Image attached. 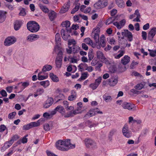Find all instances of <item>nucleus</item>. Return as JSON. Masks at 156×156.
Instances as JSON below:
<instances>
[{
	"mask_svg": "<svg viewBox=\"0 0 156 156\" xmlns=\"http://www.w3.org/2000/svg\"><path fill=\"white\" fill-rule=\"evenodd\" d=\"M27 29L30 32L33 33L38 31L40 28L38 24L35 21H30L27 24Z\"/></svg>",
	"mask_w": 156,
	"mask_h": 156,
	"instance_id": "f257e3e1",
	"label": "nucleus"
},
{
	"mask_svg": "<svg viewBox=\"0 0 156 156\" xmlns=\"http://www.w3.org/2000/svg\"><path fill=\"white\" fill-rule=\"evenodd\" d=\"M122 37L121 38L122 39H124V37H125L127 38L128 40L131 42L133 40V35L131 32H130L128 30H124L122 32Z\"/></svg>",
	"mask_w": 156,
	"mask_h": 156,
	"instance_id": "f03ea898",
	"label": "nucleus"
},
{
	"mask_svg": "<svg viewBox=\"0 0 156 156\" xmlns=\"http://www.w3.org/2000/svg\"><path fill=\"white\" fill-rule=\"evenodd\" d=\"M121 106L123 108L129 110L133 111L136 110L135 105L130 103L124 102L122 103Z\"/></svg>",
	"mask_w": 156,
	"mask_h": 156,
	"instance_id": "7ed1b4c3",
	"label": "nucleus"
},
{
	"mask_svg": "<svg viewBox=\"0 0 156 156\" xmlns=\"http://www.w3.org/2000/svg\"><path fill=\"white\" fill-rule=\"evenodd\" d=\"M16 41V38L14 37H9L7 38L4 42V45L9 46L14 43Z\"/></svg>",
	"mask_w": 156,
	"mask_h": 156,
	"instance_id": "20e7f679",
	"label": "nucleus"
},
{
	"mask_svg": "<svg viewBox=\"0 0 156 156\" xmlns=\"http://www.w3.org/2000/svg\"><path fill=\"white\" fill-rule=\"evenodd\" d=\"M123 135L127 138H129L131 136V133L129 130L128 125L126 124L124 126L122 129Z\"/></svg>",
	"mask_w": 156,
	"mask_h": 156,
	"instance_id": "39448f33",
	"label": "nucleus"
},
{
	"mask_svg": "<svg viewBox=\"0 0 156 156\" xmlns=\"http://www.w3.org/2000/svg\"><path fill=\"white\" fill-rule=\"evenodd\" d=\"M63 143V141L62 140H58L56 142L55 144L56 147L59 150L63 151H68V148L64 147Z\"/></svg>",
	"mask_w": 156,
	"mask_h": 156,
	"instance_id": "423d86ee",
	"label": "nucleus"
},
{
	"mask_svg": "<svg viewBox=\"0 0 156 156\" xmlns=\"http://www.w3.org/2000/svg\"><path fill=\"white\" fill-rule=\"evenodd\" d=\"M63 143L64 147L68 148V150L69 149L74 148L75 147V144H71L69 139H67L66 140L63 141Z\"/></svg>",
	"mask_w": 156,
	"mask_h": 156,
	"instance_id": "0eeeda50",
	"label": "nucleus"
},
{
	"mask_svg": "<svg viewBox=\"0 0 156 156\" xmlns=\"http://www.w3.org/2000/svg\"><path fill=\"white\" fill-rule=\"evenodd\" d=\"M84 141L85 145L87 147H89L90 146L92 147H94L96 146V143L90 139H86Z\"/></svg>",
	"mask_w": 156,
	"mask_h": 156,
	"instance_id": "6e6552de",
	"label": "nucleus"
},
{
	"mask_svg": "<svg viewBox=\"0 0 156 156\" xmlns=\"http://www.w3.org/2000/svg\"><path fill=\"white\" fill-rule=\"evenodd\" d=\"M126 22L125 20L123 19L120 21L119 23L118 22H115L113 23V24L118 29H120L125 25Z\"/></svg>",
	"mask_w": 156,
	"mask_h": 156,
	"instance_id": "1a4fd4ad",
	"label": "nucleus"
},
{
	"mask_svg": "<svg viewBox=\"0 0 156 156\" xmlns=\"http://www.w3.org/2000/svg\"><path fill=\"white\" fill-rule=\"evenodd\" d=\"M70 6V2L68 1L66 3L64 4L60 11V12L61 13H63L67 12L69 9Z\"/></svg>",
	"mask_w": 156,
	"mask_h": 156,
	"instance_id": "9d476101",
	"label": "nucleus"
},
{
	"mask_svg": "<svg viewBox=\"0 0 156 156\" xmlns=\"http://www.w3.org/2000/svg\"><path fill=\"white\" fill-rule=\"evenodd\" d=\"M108 84L110 86L113 87L118 82L117 78H112L108 80Z\"/></svg>",
	"mask_w": 156,
	"mask_h": 156,
	"instance_id": "9b49d317",
	"label": "nucleus"
},
{
	"mask_svg": "<svg viewBox=\"0 0 156 156\" xmlns=\"http://www.w3.org/2000/svg\"><path fill=\"white\" fill-rule=\"evenodd\" d=\"M39 36L38 35L31 34L28 35L27 38V40L30 42H32L38 38Z\"/></svg>",
	"mask_w": 156,
	"mask_h": 156,
	"instance_id": "f8f14e48",
	"label": "nucleus"
},
{
	"mask_svg": "<svg viewBox=\"0 0 156 156\" xmlns=\"http://www.w3.org/2000/svg\"><path fill=\"white\" fill-rule=\"evenodd\" d=\"M70 25V22L69 21H66L63 22L62 23V25L63 27L66 28V30L68 32H71L72 30L71 29H68V28L69 27Z\"/></svg>",
	"mask_w": 156,
	"mask_h": 156,
	"instance_id": "ddd939ff",
	"label": "nucleus"
},
{
	"mask_svg": "<svg viewBox=\"0 0 156 156\" xmlns=\"http://www.w3.org/2000/svg\"><path fill=\"white\" fill-rule=\"evenodd\" d=\"M56 13L53 11H51L48 13V16L50 20L51 21L55 20L56 17Z\"/></svg>",
	"mask_w": 156,
	"mask_h": 156,
	"instance_id": "4468645a",
	"label": "nucleus"
},
{
	"mask_svg": "<svg viewBox=\"0 0 156 156\" xmlns=\"http://www.w3.org/2000/svg\"><path fill=\"white\" fill-rule=\"evenodd\" d=\"M7 12L5 11L0 10V23H3L5 20Z\"/></svg>",
	"mask_w": 156,
	"mask_h": 156,
	"instance_id": "2eb2a0df",
	"label": "nucleus"
},
{
	"mask_svg": "<svg viewBox=\"0 0 156 156\" xmlns=\"http://www.w3.org/2000/svg\"><path fill=\"white\" fill-rule=\"evenodd\" d=\"M130 57L128 55H125L121 59V63L124 65H125L128 64L130 61Z\"/></svg>",
	"mask_w": 156,
	"mask_h": 156,
	"instance_id": "dca6fc26",
	"label": "nucleus"
},
{
	"mask_svg": "<svg viewBox=\"0 0 156 156\" xmlns=\"http://www.w3.org/2000/svg\"><path fill=\"white\" fill-rule=\"evenodd\" d=\"M22 25V22L20 21L16 20L14 23V29L16 30H19Z\"/></svg>",
	"mask_w": 156,
	"mask_h": 156,
	"instance_id": "f3484780",
	"label": "nucleus"
},
{
	"mask_svg": "<svg viewBox=\"0 0 156 156\" xmlns=\"http://www.w3.org/2000/svg\"><path fill=\"white\" fill-rule=\"evenodd\" d=\"M95 115V113L94 112V110L93 109H91L85 115L84 118L87 119Z\"/></svg>",
	"mask_w": 156,
	"mask_h": 156,
	"instance_id": "a211bd4d",
	"label": "nucleus"
},
{
	"mask_svg": "<svg viewBox=\"0 0 156 156\" xmlns=\"http://www.w3.org/2000/svg\"><path fill=\"white\" fill-rule=\"evenodd\" d=\"M76 97V94L74 90H72L71 92V95L68 98V100L70 101H72L75 100Z\"/></svg>",
	"mask_w": 156,
	"mask_h": 156,
	"instance_id": "6ab92c4d",
	"label": "nucleus"
},
{
	"mask_svg": "<svg viewBox=\"0 0 156 156\" xmlns=\"http://www.w3.org/2000/svg\"><path fill=\"white\" fill-rule=\"evenodd\" d=\"M65 30L62 29L61 31V34L63 39L65 40L66 41L70 37L69 34H66L65 33Z\"/></svg>",
	"mask_w": 156,
	"mask_h": 156,
	"instance_id": "aec40b11",
	"label": "nucleus"
},
{
	"mask_svg": "<svg viewBox=\"0 0 156 156\" xmlns=\"http://www.w3.org/2000/svg\"><path fill=\"white\" fill-rule=\"evenodd\" d=\"M43 119H40L38 120L37 122H30L32 128L34 127H37L39 126L40 125V124L41 122L43 121Z\"/></svg>",
	"mask_w": 156,
	"mask_h": 156,
	"instance_id": "412c9836",
	"label": "nucleus"
},
{
	"mask_svg": "<svg viewBox=\"0 0 156 156\" xmlns=\"http://www.w3.org/2000/svg\"><path fill=\"white\" fill-rule=\"evenodd\" d=\"M55 109L57 110V112H58L62 115L64 114L65 113V110L62 106L61 105H58L55 108Z\"/></svg>",
	"mask_w": 156,
	"mask_h": 156,
	"instance_id": "4be33fe9",
	"label": "nucleus"
},
{
	"mask_svg": "<svg viewBox=\"0 0 156 156\" xmlns=\"http://www.w3.org/2000/svg\"><path fill=\"white\" fill-rule=\"evenodd\" d=\"M13 143V141L10 140L9 141L5 143L4 146L2 148H4L5 149H7L10 147Z\"/></svg>",
	"mask_w": 156,
	"mask_h": 156,
	"instance_id": "5701e85b",
	"label": "nucleus"
},
{
	"mask_svg": "<svg viewBox=\"0 0 156 156\" xmlns=\"http://www.w3.org/2000/svg\"><path fill=\"white\" fill-rule=\"evenodd\" d=\"M49 76L53 81L57 82L59 81V79L58 77L56 75L54 74L53 73H50L49 74Z\"/></svg>",
	"mask_w": 156,
	"mask_h": 156,
	"instance_id": "b1692460",
	"label": "nucleus"
},
{
	"mask_svg": "<svg viewBox=\"0 0 156 156\" xmlns=\"http://www.w3.org/2000/svg\"><path fill=\"white\" fill-rule=\"evenodd\" d=\"M39 6L40 9L45 13L49 12V9L45 6L44 5L41 4H39Z\"/></svg>",
	"mask_w": 156,
	"mask_h": 156,
	"instance_id": "393cba45",
	"label": "nucleus"
},
{
	"mask_svg": "<svg viewBox=\"0 0 156 156\" xmlns=\"http://www.w3.org/2000/svg\"><path fill=\"white\" fill-rule=\"evenodd\" d=\"M55 38L56 45L58 46L60 43L61 38L60 34L57 33L55 35Z\"/></svg>",
	"mask_w": 156,
	"mask_h": 156,
	"instance_id": "a878e982",
	"label": "nucleus"
},
{
	"mask_svg": "<svg viewBox=\"0 0 156 156\" xmlns=\"http://www.w3.org/2000/svg\"><path fill=\"white\" fill-rule=\"evenodd\" d=\"M39 83L44 88H46L50 85L49 82L48 80L41 81Z\"/></svg>",
	"mask_w": 156,
	"mask_h": 156,
	"instance_id": "bb28decb",
	"label": "nucleus"
},
{
	"mask_svg": "<svg viewBox=\"0 0 156 156\" xmlns=\"http://www.w3.org/2000/svg\"><path fill=\"white\" fill-rule=\"evenodd\" d=\"M52 67L51 66L49 65H46L44 66L42 69V71L46 72L50 70L51 69Z\"/></svg>",
	"mask_w": 156,
	"mask_h": 156,
	"instance_id": "cd10ccee",
	"label": "nucleus"
},
{
	"mask_svg": "<svg viewBox=\"0 0 156 156\" xmlns=\"http://www.w3.org/2000/svg\"><path fill=\"white\" fill-rule=\"evenodd\" d=\"M103 97L104 100L106 102H109L112 99V98L111 96L108 95L106 94L103 95Z\"/></svg>",
	"mask_w": 156,
	"mask_h": 156,
	"instance_id": "c85d7f7f",
	"label": "nucleus"
},
{
	"mask_svg": "<svg viewBox=\"0 0 156 156\" xmlns=\"http://www.w3.org/2000/svg\"><path fill=\"white\" fill-rule=\"evenodd\" d=\"M100 4H101L102 8L107 6L108 5V0H99Z\"/></svg>",
	"mask_w": 156,
	"mask_h": 156,
	"instance_id": "c756f323",
	"label": "nucleus"
},
{
	"mask_svg": "<svg viewBox=\"0 0 156 156\" xmlns=\"http://www.w3.org/2000/svg\"><path fill=\"white\" fill-rule=\"evenodd\" d=\"M73 53L74 54L77 53L79 51L80 47L77 45L72 46Z\"/></svg>",
	"mask_w": 156,
	"mask_h": 156,
	"instance_id": "7c9ffc66",
	"label": "nucleus"
},
{
	"mask_svg": "<svg viewBox=\"0 0 156 156\" xmlns=\"http://www.w3.org/2000/svg\"><path fill=\"white\" fill-rule=\"evenodd\" d=\"M116 3L118 6L120 8H122L124 7V4L122 0H115Z\"/></svg>",
	"mask_w": 156,
	"mask_h": 156,
	"instance_id": "2f4dec72",
	"label": "nucleus"
},
{
	"mask_svg": "<svg viewBox=\"0 0 156 156\" xmlns=\"http://www.w3.org/2000/svg\"><path fill=\"white\" fill-rule=\"evenodd\" d=\"M80 6V4L79 3H77L75 7L72 10L71 13V14H74L77 12L79 9Z\"/></svg>",
	"mask_w": 156,
	"mask_h": 156,
	"instance_id": "473e14b6",
	"label": "nucleus"
},
{
	"mask_svg": "<svg viewBox=\"0 0 156 156\" xmlns=\"http://www.w3.org/2000/svg\"><path fill=\"white\" fill-rule=\"evenodd\" d=\"M145 82H144L143 83H138L135 86V88L136 89L140 90L144 88L145 85Z\"/></svg>",
	"mask_w": 156,
	"mask_h": 156,
	"instance_id": "72a5a7b5",
	"label": "nucleus"
},
{
	"mask_svg": "<svg viewBox=\"0 0 156 156\" xmlns=\"http://www.w3.org/2000/svg\"><path fill=\"white\" fill-rule=\"evenodd\" d=\"M97 55L98 58L100 60H101L105 57L103 53L101 51H98L97 52Z\"/></svg>",
	"mask_w": 156,
	"mask_h": 156,
	"instance_id": "f704fd0d",
	"label": "nucleus"
},
{
	"mask_svg": "<svg viewBox=\"0 0 156 156\" xmlns=\"http://www.w3.org/2000/svg\"><path fill=\"white\" fill-rule=\"evenodd\" d=\"M101 6V4H100L99 0L94 5V8L97 9L102 8Z\"/></svg>",
	"mask_w": 156,
	"mask_h": 156,
	"instance_id": "c9c22d12",
	"label": "nucleus"
},
{
	"mask_svg": "<svg viewBox=\"0 0 156 156\" xmlns=\"http://www.w3.org/2000/svg\"><path fill=\"white\" fill-rule=\"evenodd\" d=\"M32 128L30 123L27 125L23 126V130H27Z\"/></svg>",
	"mask_w": 156,
	"mask_h": 156,
	"instance_id": "e433bc0d",
	"label": "nucleus"
},
{
	"mask_svg": "<svg viewBox=\"0 0 156 156\" xmlns=\"http://www.w3.org/2000/svg\"><path fill=\"white\" fill-rule=\"evenodd\" d=\"M148 51H149L150 55L152 57L156 56V50H153L148 49Z\"/></svg>",
	"mask_w": 156,
	"mask_h": 156,
	"instance_id": "4c0bfd02",
	"label": "nucleus"
},
{
	"mask_svg": "<svg viewBox=\"0 0 156 156\" xmlns=\"http://www.w3.org/2000/svg\"><path fill=\"white\" fill-rule=\"evenodd\" d=\"M16 114V113L15 112H11L9 114L8 118L9 119H13L15 117Z\"/></svg>",
	"mask_w": 156,
	"mask_h": 156,
	"instance_id": "58836bf2",
	"label": "nucleus"
},
{
	"mask_svg": "<svg viewBox=\"0 0 156 156\" xmlns=\"http://www.w3.org/2000/svg\"><path fill=\"white\" fill-rule=\"evenodd\" d=\"M84 42L89 45H91L92 44V40L89 37L85 38L84 40Z\"/></svg>",
	"mask_w": 156,
	"mask_h": 156,
	"instance_id": "ea45409f",
	"label": "nucleus"
},
{
	"mask_svg": "<svg viewBox=\"0 0 156 156\" xmlns=\"http://www.w3.org/2000/svg\"><path fill=\"white\" fill-rule=\"evenodd\" d=\"M124 52H125L124 51L122 50L121 51H120V53L119 54L115 56V58L116 59H119L124 54Z\"/></svg>",
	"mask_w": 156,
	"mask_h": 156,
	"instance_id": "a19ab883",
	"label": "nucleus"
},
{
	"mask_svg": "<svg viewBox=\"0 0 156 156\" xmlns=\"http://www.w3.org/2000/svg\"><path fill=\"white\" fill-rule=\"evenodd\" d=\"M94 39L96 43H98L99 41V36L98 33H95L94 36Z\"/></svg>",
	"mask_w": 156,
	"mask_h": 156,
	"instance_id": "79ce46f5",
	"label": "nucleus"
},
{
	"mask_svg": "<svg viewBox=\"0 0 156 156\" xmlns=\"http://www.w3.org/2000/svg\"><path fill=\"white\" fill-rule=\"evenodd\" d=\"M88 73L87 72H85L82 74L80 79L82 80H85L87 77Z\"/></svg>",
	"mask_w": 156,
	"mask_h": 156,
	"instance_id": "37998d69",
	"label": "nucleus"
},
{
	"mask_svg": "<svg viewBox=\"0 0 156 156\" xmlns=\"http://www.w3.org/2000/svg\"><path fill=\"white\" fill-rule=\"evenodd\" d=\"M65 98L64 96L62 94H59L57 96V98H58V100H57V102H58L59 101L64 99Z\"/></svg>",
	"mask_w": 156,
	"mask_h": 156,
	"instance_id": "c03bdc74",
	"label": "nucleus"
},
{
	"mask_svg": "<svg viewBox=\"0 0 156 156\" xmlns=\"http://www.w3.org/2000/svg\"><path fill=\"white\" fill-rule=\"evenodd\" d=\"M154 36V34H153V33H151L149 32L148 34L147 38L149 40L152 41Z\"/></svg>",
	"mask_w": 156,
	"mask_h": 156,
	"instance_id": "a18cd8bd",
	"label": "nucleus"
},
{
	"mask_svg": "<svg viewBox=\"0 0 156 156\" xmlns=\"http://www.w3.org/2000/svg\"><path fill=\"white\" fill-rule=\"evenodd\" d=\"M21 83H22V86L23 87L22 90L27 87L30 85V83L28 82H21Z\"/></svg>",
	"mask_w": 156,
	"mask_h": 156,
	"instance_id": "49530a36",
	"label": "nucleus"
},
{
	"mask_svg": "<svg viewBox=\"0 0 156 156\" xmlns=\"http://www.w3.org/2000/svg\"><path fill=\"white\" fill-rule=\"evenodd\" d=\"M44 92V90L43 88H38L36 90V93H38L39 95L42 94Z\"/></svg>",
	"mask_w": 156,
	"mask_h": 156,
	"instance_id": "de8ad7c7",
	"label": "nucleus"
},
{
	"mask_svg": "<svg viewBox=\"0 0 156 156\" xmlns=\"http://www.w3.org/2000/svg\"><path fill=\"white\" fill-rule=\"evenodd\" d=\"M94 110V112L95 113V115L96 114H102L103 112L100 111L99 109L98 108H94L93 109Z\"/></svg>",
	"mask_w": 156,
	"mask_h": 156,
	"instance_id": "09e8293b",
	"label": "nucleus"
},
{
	"mask_svg": "<svg viewBox=\"0 0 156 156\" xmlns=\"http://www.w3.org/2000/svg\"><path fill=\"white\" fill-rule=\"evenodd\" d=\"M49 105H51L53 102V99L52 98H48L46 101Z\"/></svg>",
	"mask_w": 156,
	"mask_h": 156,
	"instance_id": "8fccbe9b",
	"label": "nucleus"
},
{
	"mask_svg": "<svg viewBox=\"0 0 156 156\" xmlns=\"http://www.w3.org/2000/svg\"><path fill=\"white\" fill-rule=\"evenodd\" d=\"M98 87V85L95 84L94 83H91L90 85V87L93 90L96 89Z\"/></svg>",
	"mask_w": 156,
	"mask_h": 156,
	"instance_id": "3c124183",
	"label": "nucleus"
},
{
	"mask_svg": "<svg viewBox=\"0 0 156 156\" xmlns=\"http://www.w3.org/2000/svg\"><path fill=\"white\" fill-rule=\"evenodd\" d=\"M48 77V74H47L46 76L40 75L38 76V79L39 80H42L47 79Z\"/></svg>",
	"mask_w": 156,
	"mask_h": 156,
	"instance_id": "603ef678",
	"label": "nucleus"
},
{
	"mask_svg": "<svg viewBox=\"0 0 156 156\" xmlns=\"http://www.w3.org/2000/svg\"><path fill=\"white\" fill-rule=\"evenodd\" d=\"M26 14L25 11L24 9L22 8L20 10V12L19 13V15L22 16H24Z\"/></svg>",
	"mask_w": 156,
	"mask_h": 156,
	"instance_id": "864d4df0",
	"label": "nucleus"
},
{
	"mask_svg": "<svg viewBox=\"0 0 156 156\" xmlns=\"http://www.w3.org/2000/svg\"><path fill=\"white\" fill-rule=\"evenodd\" d=\"M44 129L45 131H48L50 130V127L49 124L46 123L43 125Z\"/></svg>",
	"mask_w": 156,
	"mask_h": 156,
	"instance_id": "5fc2aeb1",
	"label": "nucleus"
},
{
	"mask_svg": "<svg viewBox=\"0 0 156 156\" xmlns=\"http://www.w3.org/2000/svg\"><path fill=\"white\" fill-rule=\"evenodd\" d=\"M102 80V78L100 76L98 78L96 79L95 80L94 83L98 85H99L100 83H101V80Z\"/></svg>",
	"mask_w": 156,
	"mask_h": 156,
	"instance_id": "6e6d98bb",
	"label": "nucleus"
},
{
	"mask_svg": "<svg viewBox=\"0 0 156 156\" xmlns=\"http://www.w3.org/2000/svg\"><path fill=\"white\" fill-rule=\"evenodd\" d=\"M100 44L101 46L103 48L105 47L106 44L105 41V39H100Z\"/></svg>",
	"mask_w": 156,
	"mask_h": 156,
	"instance_id": "4d7b16f0",
	"label": "nucleus"
},
{
	"mask_svg": "<svg viewBox=\"0 0 156 156\" xmlns=\"http://www.w3.org/2000/svg\"><path fill=\"white\" fill-rule=\"evenodd\" d=\"M142 36L143 40H146L147 37V33L146 32L143 31L142 32Z\"/></svg>",
	"mask_w": 156,
	"mask_h": 156,
	"instance_id": "13d9d810",
	"label": "nucleus"
},
{
	"mask_svg": "<svg viewBox=\"0 0 156 156\" xmlns=\"http://www.w3.org/2000/svg\"><path fill=\"white\" fill-rule=\"evenodd\" d=\"M88 56L89 60L90 61L92 60L94 56L92 52H90L88 53Z\"/></svg>",
	"mask_w": 156,
	"mask_h": 156,
	"instance_id": "bf43d9fd",
	"label": "nucleus"
},
{
	"mask_svg": "<svg viewBox=\"0 0 156 156\" xmlns=\"http://www.w3.org/2000/svg\"><path fill=\"white\" fill-rule=\"evenodd\" d=\"M101 61L107 65H109L110 63L109 61L105 57L101 60Z\"/></svg>",
	"mask_w": 156,
	"mask_h": 156,
	"instance_id": "052dcab7",
	"label": "nucleus"
},
{
	"mask_svg": "<svg viewBox=\"0 0 156 156\" xmlns=\"http://www.w3.org/2000/svg\"><path fill=\"white\" fill-rule=\"evenodd\" d=\"M73 116L72 111H70L69 112L67 113L65 115H64V117L65 118H68L71 116Z\"/></svg>",
	"mask_w": 156,
	"mask_h": 156,
	"instance_id": "680f3d73",
	"label": "nucleus"
},
{
	"mask_svg": "<svg viewBox=\"0 0 156 156\" xmlns=\"http://www.w3.org/2000/svg\"><path fill=\"white\" fill-rule=\"evenodd\" d=\"M0 94L3 97H5L7 96V94L5 91L2 90L0 91Z\"/></svg>",
	"mask_w": 156,
	"mask_h": 156,
	"instance_id": "e2e57ef3",
	"label": "nucleus"
},
{
	"mask_svg": "<svg viewBox=\"0 0 156 156\" xmlns=\"http://www.w3.org/2000/svg\"><path fill=\"white\" fill-rule=\"evenodd\" d=\"M43 116L44 118L47 119H49L51 117V115L48 112L44 113L43 114Z\"/></svg>",
	"mask_w": 156,
	"mask_h": 156,
	"instance_id": "0e129e2a",
	"label": "nucleus"
},
{
	"mask_svg": "<svg viewBox=\"0 0 156 156\" xmlns=\"http://www.w3.org/2000/svg\"><path fill=\"white\" fill-rule=\"evenodd\" d=\"M151 33H153V34L155 36L156 34V27H153L149 31Z\"/></svg>",
	"mask_w": 156,
	"mask_h": 156,
	"instance_id": "69168bd1",
	"label": "nucleus"
},
{
	"mask_svg": "<svg viewBox=\"0 0 156 156\" xmlns=\"http://www.w3.org/2000/svg\"><path fill=\"white\" fill-rule=\"evenodd\" d=\"M46 153L48 156H58L49 151H47Z\"/></svg>",
	"mask_w": 156,
	"mask_h": 156,
	"instance_id": "338daca9",
	"label": "nucleus"
},
{
	"mask_svg": "<svg viewBox=\"0 0 156 156\" xmlns=\"http://www.w3.org/2000/svg\"><path fill=\"white\" fill-rule=\"evenodd\" d=\"M19 138V136L17 135H14L11 138V140H12L14 142L15 141H16Z\"/></svg>",
	"mask_w": 156,
	"mask_h": 156,
	"instance_id": "774afa93",
	"label": "nucleus"
}]
</instances>
